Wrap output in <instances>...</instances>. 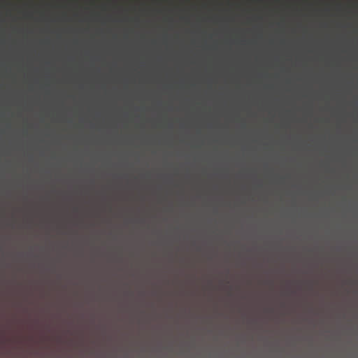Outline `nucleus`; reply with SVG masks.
<instances>
[{"label": "nucleus", "mask_w": 358, "mask_h": 358, "mask_svg": "<svg viewBox=\"0 0 358 358\" xmlns=\"http://www.w3.org/2000/svg\"><path fill=\"white\" fill-rule=\"evenodd\" d=\"M154 2H155V3H157V1H155Z\"/></svg>", "instance_id": "2"}, {"label": "nucleus", "mask_w": 358, "mask_h": 358, "mask_svg": "<svg viewBox=\"0 0 358 358\" xmlns=\"http://www.w3.org/2000/svg\"><path fill=\"white\" fill-rule=\"evenodd\" d=\"M69 1H66V3H68Z\"/></svg>", "instance_id": "4"}, {"label": "nucleus", "mask_w": 358, "mask_h": 358, "mask_svg": "<svg viewBox=\"0 0 358 358\" xmlns=\"http://www.w3.org/2000/svg\"><path fill=\"white\" fill-rule=\"evenodd\" d=\"M245 2H246V3H248L249 1H246Z\"/></svg>", "instance_id": "3"}, {"label": "nucleus", "mask_w": 358, "mask_h": 358, "mask_svg": "<svg viewBox=\"0 0 358 358\" xmlns=\"http://www.w3.org/2000/svg\"><path fill=\"white\" fill-rule=\"evenodd\" d=\"M88 2H89V3H91L92 1H89Z\"/></svg>", "instance_id": "1"}]
</instances>
